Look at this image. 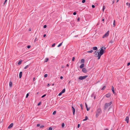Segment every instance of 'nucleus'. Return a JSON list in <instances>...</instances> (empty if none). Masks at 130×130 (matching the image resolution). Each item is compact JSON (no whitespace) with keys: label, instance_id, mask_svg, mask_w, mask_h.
<instances>
[{"label":"nucleus","instance_id":"37","mask_svg":"<svg viewBox=\"0 0 130 130\" xmlns=\"http://www.w3.org/2000/svg\"><path fill=\"white\" fill-rule=\"evenodd\" d=\"M113 42L112 40H110L109 42V43H112Z\"/></svg>","mask_w":130,"mask_h":130},{"label":"nucleus","instance_id":"47","mask_svg":"<svg viewBox=\"0 0 130 130\" xmlns=\"http://www.w3.org/2000/svg\"><path fill=\"white\" fill-rule=\"evenodd\" d=\"M80 20V18H79L78 17L77 18V21L78 22Z\"/></svg>","mask_w":130,"mask_h":130},{"label":"nucleus","instance_id":"2","mask_svg":"<svg viewBox=\"0 0 130 130\" xmlns=\"http://www.w3.org/2000/svg\"><path fill=\"white\" fill-rule=\"evenodd\" d=\"M112 104V102H110L109 103H106L104 106V110H106V109Z\"/></svg>","mask_w":130,"mask_h":130},{"label":"nucleus","instance_id":"64","mask_svg":"<svg viewBox=\"0 0 130 130\" xmlns=\"http://www.w3.org/2000/svg\"><path fill=\"white\" fill-rule=\"evenodd\" d=\"M104 130H108V128H106V129H104Z\"/></svg>","mask_w":130,"mask_h":130},{"label":"nucleus","instance_id":"44","mask_svg":"<svg viewBox=\"0 0 130 130\" xmlns=\"http://www.w3.org/2000/svg\"><path fill=\"white\" fill-rule=\"evenodd\" d=\"M40 124H37V127H39L40 126Z\"/></svg>","mask_w":130,"mask_h":130},{"label":"nucleus","instance_id":"59","mask_svg":"<svg viewBox=\"0 0 130 130\" xmlns=\"http://www.w3.org/2000/svg\"><path fill=\"white\" fill-rule=\"evenodd\" d=\"M31 31V29L30 28H29V31Z\"/></svg>","mask_w":130,"mask_h":130},{"label":"nucleus","instance_id":"22","mask_svg":"<svg viewBox=\"0 0 130 130\" xmlns=\"http://www.w3.org/2000/svg\"><path fill=\"white\" fill-rule=\"evenodd\" d=\"M93 52V50H91L90 51H88L87 52V53H91Z\"/></svg>","mask_w":130,"mask_h":130},{"label":"nucleus","instance_id":"17","mask_svg":"<svg viewBox=\"0 0 130 130\" xmlns=\"http://www.w3.org/2000/svg\"><path fill=\"white\" fill-rule=\"evenodd\" d=\"M66 89L65 88L63 89L61 92L63 93H64L65 92Z\"/></svg>","mask_w":130,"mask_h":130},{"label":"nucleus","instance_id":"40","mask_svg":"<svg viewBox=\"0 0 130 130\" xmlns=\"http://www.w3.org/2000/svg\"><path fill=\"white\" fill-rule=\"evenodd\" d=\"M76 12H74L73 13V14L74 15H76Z\"/></svg>","mask_w":130,"mask_h":130},{"label":"nucleus","instance_id":"20","mask_svg":"<svg viewBox=\"0 0 130 130\" xmlns=\"http://www.w3.org/2000/svg\"><path fill=\"white\" fill-rule=\"evenodd\" d=\"M88 117L87 116H86V117H85V119H84V120H83V121H86V120H87V119H88Z\"/></svg>","mask_w":130,"mask_h":130},{"label":"nucleus","instance_id":"55","mask_svg":"<svg viewBox=\"0 0 130 130\" xmlns=\"http://www.w3.org/2000/svg\"><path fill=\"white\" fill-rule=\"evenodd\" d=\"M46 34H44V35H43V37H45L46 36Z\"/></svg>","mask_w":130,"mask_h":130},{"label":"nucleus","instance_id":"31","mask_svg":"<svg viewBox=\"0 0 130 130\" xmlns=\"http://www.w3.org/2000/svg\"><path fill=\"white\" fill-rule=\"evenodd\" d=\"M75 59V58L74 57H73L72 58V61H74Z\"/></svg>","mask_w":130,"mask_h":130},{"label":"nucleus","instance_id":"49","mask_svg":"<svg viewBox=\"0 0 130 130\" xmlns=\"http://www.w3.org/2000/svg\"><path fill=\"white\" fill-rule=\"evenodd\" d=\"M87 108V111H89L90 109V108H88V107L86 108Z\"/></svg>","mask_w":130,"mask_h":130},{"label":"nucleus","instance_id":"1","mask_svg":"<svg viewBox=\"0 0 130 130\" xmlns=\"http://www.w3.org/2000/svg\"><path fill=\"white\" fill-rule=\"evenodd\" d=\"M103 47H102L101 48V50L99 52L98 51H97L98 53V56H97L98 57V59H99L101 56L103 54L104 52V49H103Z\"/></svg>","mask_w":130,"mask_h":130},{"label":"nucleus","instance_id":"58","mask_svg":"<svg viewBox=\"0 0 130 130\" xmlns=\"http://www.w3.org/2000/svg\"><path fill=\"white\" fill-rule=\"evenodd\" d=\"M78 35H76V36H74V37H78Z\"/></svg>","mask_w":130,"mask_h":130},{"label":"nucleus","instance_id":"41","mask_svg":"<svg viewBox=\"0 0 130 130\" xmlns=\"http://www.w3.org/2000/svg\"><path fill=\"white\" fill-rule=\"evenodd\" d=\"M85 0H83L82 2L83 3H84L85 2Z\"/></svg>","mask_w":130,"mask_h":130},{"label":"nucleus","instance_id":"11","mask_svg":"<svg viewBox=\"0 0 130 130\" xmlns=\"http://www.w3.org/2000/svg\"><path fill=\"white\" fill-rule=\"evenodd\" d=\"M85 66V65H84V64L83 63V64H81L80 66V69H82V68H84Z\"/></svg>","mask_w":130,"mask_h":130},{"label":"nucleus","instance_id":"46","mask_svg":"<svg viewBox=\"0 0 130 130\" xmlns=\"http://www.w3.org/2000/svg\"><path fill=\"white\" fill-rule=\"evenodd\" d=\"M47 26L46 25H45L43 26V28H45Z\"/></svg>","mask_w":130,"mask_h":130},{"label":"nucleus","instance_id":"57","mask_svg":"<svg viewBox=\"0 0 130 130\" xmlns=\"http://www.w3.org/2000/svg\"><path fill=\"white\" fill-rule=\"evenodd\" d=\"M50 86V85L49 84H48L47 85V87H49Z\"/></svg>","mask_w":130,"mask_h":130},{"label":"nucleus","instance_id":"12","mask_svg":"<svg viewBox=\"0 0 130 130\" xmlns=\"http://www.w3.org/2000/svg\"><path fill=\"white\" fill-rule=\"evenodd\" d=\"M111 94L109 93H108L105 95L106 96L107 98H109Z\"/></svg>","mask_w":130,"mask_h":130},{"label":"nucleus","instance_id":"36","mask_svg":"<svg viewBox=\"0 0 130 130\" xmlns=\"http://www.w3.org/2000/svg\"><path fill=\"white\" fill-rule=\"evenodd\" d=\"M29 95V93H27V94H26V98H27V97H28V96Z\"/></svg>","mask_w":130,"mask_h":130},{"label":"nucleus","instance_id":"26","mask_svg":"<svg viewBox=\"0 0 130 130\" xmlns=\"http://www.w3.org/2000/svg\"><path fill=\"white\" fill-rule=\"evenodd\" d=\"M126 5L128 6L130 8V3H127Z\"/></svg>","mask_w":130,"mask_h":130},{"label":"nucleus","instance_id":"14","mask_svg":"<svg viewBox=\"0 0 130 130\" xmlns=\"http://www.w3.org/2000/svg\"><path fill=\"white\" fill-rule=\"evenodd\" d=\"M9 86L10 87H12V83L11 82V81H10L9 82Z\"/></svg>","mask_w":130,"mask_h":130},{"label":"nucleus","instance_id":"56","mask_svg":"<svg viewBox=\"0 0 130 130\" xmlns=\"http://www.w3.org/2000/svg\"><path fill=\"white\" fill-rule=\"evenodd\" d=\"M94 95V94L93 93V94H92L91 95V97H93V96Z\"/></svg>","mask_w":130,"mask_h":130},{"label":"nucleus","instance_id":"33","mask_svg":"<svg viewBox=\"0 0 130 130\" xmlns=\"http://www.w3.org/2000/svg\"><path fill=\"white\" fill-rule=\"evenodd\" d=\"M55 45V43H53L52 45V47H54Z\"/></svg>","mask_w":130,"mask_h":130},{"label":"nucleus","instance_id":"18","mask_svg":"<svg viewBox=\"0 0 130 130\" xmlns=\"http://www.w3.org/2000/svg\"><path fill=\"white\" fill-rule=\"evenodd\" d=\"M22 62V60H20L19 61V62H18V65H20V64H21V63Z\"/></svg>","mask_w":130,"mask_h":130},{"label":"nucleus","instance_id":"25","mask_svg":"<svg viewBox=\"0 0 130 130\" xmlns=\"http://www.w3.org/2000/svg\"><path fill=\"white\" fill-rule=\"evenodd\" d=\"M65 125L64 123H62V124L61 126L62 127H64Z\"/></svg>","mask_w":130,"mask_h":130},{"label":"nucleus","instance_id":"63","mask_svg":"<svg viewBox=\"0 0 130 130\" xmlns=\"http://www.w3.org/2000/svg\"><path fill=\"white\" fill-rule=\"evenodd\" d=\"M96 98V96H94V99H95Z\"/></svg>","mask_w":130,"mask_h":130},{"label":"nucleus","instance_id":"32","mask_svg":"<svg viewBox=\"0 0 130 130\" xmlns=\"http://www.w3.org/2000/svg\"><path fill=\"white\" fill-rule=\"evenodd\" d=\"M80 107H81V109L82 110L83 109V105L82 104H80Z\"/></svg>","mask_w":130,"mask_h":130},{"label":"nucleus","instance_id":"54","mask_svg":"<svg viewBox=\"0 0 130 130\" xmlns=\"http://www.w3.org/2000/svg\"><path fill=\"white\" fill-rule=\"evenodd\" d=\"M60 78L61 79H63V77L62 76H61L60 77Z\"/></svg>","mask_w":130,"mask_h":130},{"label":"nucleus","instance_id":"28","mask_svg":"<svg viewBox=\"0 0 130 130\" xmlns=\"http://www.w3.org/2000/svg\"><path fill=\"white\" fill-rule=\"evenodd\" d=\"M56 111H54L53 112V115H55L56 114Z\"/></svg>","mask_w":130,"mask_h":130},{"label":"nucleus","instance_id":"52","mask_svg":"<svg viewBox=\"0 0 130 130\" xmlns=\"http://www.w3.org/2000/svg\"><path fill=\"white\" fill-rule=\"evenodd\" d=\"M130 65V62H128L127 64V66H129Z\"/></svg>","mask_w":130,"mask_h":130},{"label":"nucleus","instance_id":"19","mask_svg":"<svg viewBox=\"0 0 130 130\" xmlns=\"http://www.w3.org/2000/svg\"><path fill=\"white\" fill-rule=\"evenodd\" d=\"M48 60V58H46L45 59V60L44 61L45 62H47Z\"/></svg>","mask_w":130,"mask_h":130},{"label":"nucleus","instance_id":"10","mask_svg":"<svg viewBox=\"0 0 130 130\" xmlns=\"http://www.w3.org/2000/svg\"><path fill=\"white\" fill-rule=\"evenodd\" d=\"M22 72H20L19 73V78H21L22 75Z\"/></svg>","mask_w":130,"mask_h":130},{"label":"nucleus","instance_id":"48","mask_svg":"<svg viewBox=\"0 0 130 130\" xmlns=\"http://www.w3.org/2000/svg\"><path fill=\"white\" fill-rule=\"evenodd\" d=\"M115 20H114V21H113V25L114 26L115 25Z\"/></svg>","mask_w":130,"mask_h":130},{"label":"nucleus","instance_id":"35","mask_svg":"<svg viewBox=\"0 0 130 130\" xmlns=\"http://www.w3.org/2000/svg\"><path fill=\"white\" fill-rule=\"evenodd\" d=\"M46 95V94H45L43 95L42 97H41V98H43Z\"/></svg>","mask_w":130,"mask_h":130},{"label":"nucleus","instance_id":"43","mask_svg":"<svg viewBox=\"0 0 130 130\" xmlns=\"http://www.w3.org/2000/svg\"><path fill=\"white\" fill-rule=\"evenodd\" d=\"M52 127H50L49 128V130H52Z\"/></svg>","mask_w":130,"mask_h":130},{"label":"nucleus","instance_id":"45","mask_svg":"<svg viewBox=\"0 0 130 130\" xmlns=\"http://www.w3.org/2000/svg\"><path fill=\"white\" fill-rule=\"evenodd\" d=\"M7 0H5V1L4 2V5L7 2Z\"/></svg>","mask_w":130,"mask_h":130},{"label":"nucleus","instance_id":"62","mask_svg":"<svg viewBox=\"0 0 130 130\" xmlns=\"http://www.w3.org/2000/svg\"><path fill=\"white\" fill-rule=\"evenodd\" d=\"M66 66L67 67H68L69 66V64H67L66 65Z\"/></svg>","mask_w":130,"mask_h":130},{"label":"nucleus","instance_id":"5","mask_svg":"<svg viewBox=\"0 0 130 130\" xmlns=\"http://www.w3.org/2000/svg\"><path fill=\"white\" fill-rule=\"evenodd\" d=\"M109 33H105L102 37V38H104L107 37L109 35Z\"/></svg>","mask_w":130,"mask_h":130},{"label":"nucleus","instance_id":"51","mask_svg":"<svg viewBox=\"0 0 130 130\" xmlns=\"http://www.w3.org/2000/svg\"><path fill=\"white\" fill-rule=\"evenodd\" d=\"M85 106L86 108L87 107V105L86 103H85Z\"/></svg>","mask_w":130,"mask_h":130},{"label":"nucleus","instance_id":"7","mask_svg":"<svg viewBox=\"0 0 130 130\" xmlns=\"http://www.w3.org/2000/svg\"><path fill=\"white\" fill-rule=\"evenodd\" d=\"M72 108L73 111V115H74L75 112V109L72 106Z\"/></svg>","mask_w":130,"mask_h":130},{"label":"nucleus","instance_id":"60","mask_svg":"<svg viewBox=\"0 0 130 130\" xmlns=\"http://www.w3.org/2000/svg\"><path fill=\"white\" fill-rule=\"evenodd\" d=\"M104 18L103 19H102V21H104Z\"/></svg>","mask_w":130,"mask_h":130},{"label":"nucleus","instance_id":"61","mask_svg":"<svg viewBox=\"0 0 130 130\" xmlns=\"http://www.w3.org/2000/svg\"><path fill=\"white\" fill-rule=\"evenodd\" d=\"M106 49V47H104V51H105V49Z\"/></svg>","mask_w":130,"mask_h":130},{"label":"nucleus","instance_id":"15","mask_svg":"<svg viewBox=\"0 0 130 130\" xmlns=\"http://www.w3.org/2000/svg\"><path fill=\"white\" fill-rule=\"evenodd\" d=\"M93 50H96L97 49V47L95 46L94 47L92 48Z\"/></svg>","mask_w":130,"mask_h":130},{"label":"nucleus","instance_id":"50","mask_svg":"<svg viewBox=\"0 0 130 130\" xmlns=\"http://www.w3.org/2000/svg\"><path fill=\"white\" fill-rule=\"evenodd\" d=\"M80 124H78V125H77V127L78 128H79V127H80Z\"/></svg>","mask_w":130,"mask_h":130},{"label":"nucleus","instance_id":"6","mask_svg":"<svg viewBox=\"0 0 130 130\" xmlns=\"http://www.w3.org/2000/svg\"><path fill=\"white\" fill-rule=\"evenodd\" d=\"M82 71L84 73H86L88 71L85 68H83L82 69Z\"/></svg>","mask_w":130,"mask_h":130},{"label":"nucleus","instance_id":"27","mask_svg":"<svg viewBox=\"0 0 130 130\" xmlns=\"http://www.w3.org/2000/svg\"><path fill=\"white\" fill-rule=\"evenodd\" d=\"M105 9V6H103V12L104 11V10Z\"/></svg>","mask_w":130,"mask_h":130},{"label":"nucleus","instance_id":"34","mask_svg":"<svg viewBox=\"0 0 130 130\" xmlns=\"http://www.w3.org/2000/svg\"><path fill=\"white\" fill-rule=\"evenodd\" d=\"M97 53H98L97 51H96L94 53V54L95 53V55L96 56L97 55Z\"/></svg>","mask_w":130,"mask_h":130},{"label":"nucleus","instance_id":"8","mask_svg":"<svg viewBox=\"0 0 130 130\" xmlns=\"http://www.w3.org/2000/svg\"><path fill=\"white\" fill-rule=\"evenodd\" d=\"M125 121L127 123L129 122V118L128 117H127L125 119Z\"/></svg>","mask_w":130,"mask_h":130},{"label":"nucleus","instance_id":"42","mask_svg":"<svg viewBox=\"0 0 130 130\" xmlns=\"http://www.w3.org/2000/svg\"><path fill=\"white\" fill-rule=\"evenodd\" d=\"M30 47H31V46H30V45H28L27 46V48H29Z\"/></svg>","mask_w":130,"mask_h":130},{"label":"nucleus","instance_id":"9","mask_svg":"<svg viewBox=\"0 0 130 130\" xmlns=\"http://www.w3.org/2000/svg\"><path fill=\"white\" fill-rule=\"evenodd\" d=\"M13 126V123H11L8 126V128H11Z\"/></svg>","mask_w":130,"mask_h":130},{"label":"nucleus","instance_id":"21","mask_svg":"<svg viewBox=\"0 0 130 130\" xmlns=\"http://www.w3.org/2000/svg\"><path fill=\"white\" fill-rule=\"evenodd\" d=\"M62 43H63V42H62L60 44H59L58 45V46H57V47H60V46L62 45Z\"/></svg>","mask_w":130,"mask_h":130},{"label":"nucleus","instance_id":"38","mask_svg":"<svg viewBox=\"0 0 130 130\" xmlns=\"http://www.w3.org/2000/svg\"><path fill=\"white\" fill-rule=\"evenodd\" d=\"M44 127V125H42L40 127V128H43Z\"/></svg>","mask_w":130,"mask_h":130},{"label":"nucleus","instance_id":"39","mask_svg":"<svg viewBox=\"0 0 130 130\" xmlns=\"http://www.w3.org/2000/svg\"><path fill=\"white\" fill-rule=\"evenodd\" d=\"M41 104V102H39L38 104V106H39Z\"/></svg>","mask_w":130,"mask_h":130},{"label":"nucleus","instance_id":"13","mask_svg":"<svg viewBox=\"0 0 130 130\" xmlns=\"http://www.w3.org/2000/svg\"><path fill=\"white\" fill-rule=\"evenodd\" d=\"M30 66V64H29L28 65H27L24 68V69H27L29 66Z\"/></svg>","mask_w":130,"mask_h":130},{"label":"nucleus","instance_id":"30","mask_svg":"<svg viewBox=\"0 0 130 130\" xmlns=\"http://www.w3.org/2000/svg\"><path fill=\"white\" fill-rule=\"evenodd\" d=\"M47 74H45L44 75V77H47Z\"/></svg>","mask_w":130,"mask_h":130},{"label":"nucleus","instance_id":"29","mask_svg":"<svg viewBox=\"0 0 130 130\" xmlns=\"http://www.w3.org/2000/svg\"><path fill=\"white\" fill-rule=\"evenodd\" d=\"M62 93L61 92L58 94V95L59 96L61 95Z\"/></svg>","mask_w":130,"mask_h":130},{"label":"nucleus","instance_id":"3","mask_svg":"<svg viewBox=\"0 0 130 130\" xmlns=\"http://www.w3.org/2000/svg\"><path fill=\"white\" fill-rule=\"evenodd\" d=\"M102 113V110L100 108H98L96 111V117H98L99 116V115Z\"/></svg>","mask_w":130,"mask_h":130},{"label":"nucleus","instance_id":"53","mask_svg":"<svg viewBox=\"0 0 130 130\" xmlns=\"http://www.w3.org/2000/svg\"><path fill=\"white\" fill-rule=\"evenodd\" d=\"M92 8H94L95 6L94 5H92Z\"/></svg>","mask_w":130,"mask_h":130},{"label":"nucleus","instance_id":"24","mask_svg":"<svg viewBox=\"0 0 130 130\" xmlns=\"http://www.w3.org/2000/svg\"><path fill=\"white\" fill-rule=\"evenodd\" d=\"M106 88V86H104L101 89L102 90H104Z\"/></svg>","mask_w":130,"mask_h":130},{"label":"nucleus","instance_id":"4","mask_svg":"<svg viewBox=\"0 0 130 130\" xmlns=\"http://www.w3.org/2000/svg\"><path fill=\"white\" fill-rule=\"evenodd\" d=\"M88 76L87 75H85L83 76H80L79 77L78 79L79 80H82L86 79Z\"/></svg>","mask_w":130,"mask_h":130},{"label":"nucleus","instance_id":"23","mask_svg":"<svg viewBox=\"0 0 130 130\" xmlns=\"http://www.w3.org/2000/svg\"><path fill=\"white\" fill-rule=\"evenodd\" d=\"M85 62V60L84 59H82L81 60V62L84 63Z\"/></svg>","mask_w":130,"mask_h":130},{"label":"nucleus","instance_id":"16","mask_svg":"<svg viewBox=\"0 0 130 130\" xmlns=\"http://www.w3.org/2000/svg\"><path fill=\"white\" fill-rule=\"evenodd\" d=\"M111 90H112V91L113 92V93L114 94L115 93V91L114 90V88L112 86V88H111Z\"/></svg>","mask_w":130,"mask_h":130}]
</instances>
